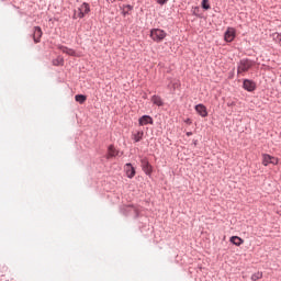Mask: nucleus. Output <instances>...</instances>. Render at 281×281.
Wrapping results in <instances>:
<instances>
[{
  "mask_svg": "<svg viewBox=\"0 0 281 281\" xmlns=\"http://www.w3.org/2000/svg\"><path fill=\"white\" fill-rule=\"evenodd\" d=\"M43 36V30H41V26H35L33 29V40L34 43H41V37Z\"/></svg>",
  "mask_w": 281,
  "mask_h": 281,
  "instance_id": "nucleus-7",
  "label": "nucleus"
},
{
  "mask_svg": "<svg viewBox=\"0 0 281 281\" xmlns=\"http://www.w3.org/2000/svg\"><path fill=\"white\" fill-rule=\"evenodd\" d=\"M195 111L201 117H207V108L204 104L195 105Z\"/></svg>",
  "mask_w": 281,
  "mask_h": 281,
  "instance_id": "nucleus-9",
  "label": "nucleus"
},
{
  "mask_svg": "<svg viewBox=\"0 0 281 281\" xmlns=\"http://www.w3.org/2000/svg\"><path fill=\"white\" fill-rule=\"evenodd\" d=\"M140 166H142L145 175H148V176L153 175V166H150L148 158H142Z\"/></svg>",
  "mask_w": 281,
  "mask_h": 281,
  "instance_id": "nucleus-5",
  "label": "nucleus"
},
{
  "mask_svg": "<svg viewBox=\"0 0 281 281\" xmlns=\"http://www.w3.org/2000/svg\"><path fill=\"white\" fill-rule=\"evenodd\" d=\"M244 89L246 91H255L256 90V83L249 79L244 80Z\"/></svg>",
  "mask_w": 281,
  "mask_h": 281,
  "instance_id": "nucleus-11",
  "label": "nucleus"
},
{
  "mask_svg": "<svg viewBox=\"0 0 281 281\" xmlns=\"http://www.w3.org/2000/svg\"><path fill=\"white\" fill-rule=\"evenodd\" d=\"M138 124H139V126H146L148 124H153V117L150 115H143L138 120Z\"/></svg>",
  "mask_w": 281,
  "mask_h": 281,
  "instance_id": "nucleus-10",
  "label": "nucleus"
},
{
  "mask_svg": "<svg viewBox=\"0 0 281 281\" xmlns=\"http://www.w3.org/2000/svg\"><path fill=\"white\" fill-rule=\"evenodd\" d=\"M76 102H79V104H85L87 102V95L85 94H77L75 97Z\"/></svg>",
  "mask_w": 281,
  "mask_h": 281,
  "instance_id": "nucleus-18",
  "label": "nucleus"
},
{
  "mask_svg": "<svg viewBox=\"0 0 281 281\" xmlns=\"http://www.w3.org/2000/svg\"><path fill=\"white\" fill-rule=\"evenodd\" d=\"M120 155V150L115 149V146L110 145L108 148L106 159H113V157H117Z\"/></svg>",
  "mask_w": 281,
  "mask_h": 281,
  "instance_id": "nucleus-8",
  "label": "nucleus"
},
{
  "mask_svg": "<svg viewBox=\"0 0 281 281\" xmlns=\"http://www.w3.org/2000/svg\"><path fill=\"white\" fill-rule=\"evenodd\" d=\"M278 158L269 154H262V166H269V164H272V166H278Z\"/></svg>",
  "mask_w": 281,
  "mask_h": 281,
  "instance_id": "nucleus-4",
  "label": "nucleus"
},
{
  "mask_svg": "<svg viewBox=\"0 0 281 281\" xmlns=\"http://www.w3.org/2000/svg\"><path fill=\"white\" fill-rule=\"evenodd\" d=\"M157 3H159V5H165V3H168V0H157Z\"/></svg>",
  "mask_w": 281,
  "mask_h": 281,
  "instance_id": "nucleus-22",
  "label": "nucleus"
},
{
  "mask_svg": "<svg viewBox=\"0 0 281 281\" xmlns=\"http://www.w3.org/2000/svg\"><path fill=\"white\" fill-rule=\"evenodd\" d=\"M202 8H203V10H210V8H212L210 5V0H203L202 1Z\"/></svg>",
  "mask_w": 281,
  "mask_h": 281,
  "instance_id": "nucleus-21",
  "label": "nucleus"
},
{
  "mask_svg": "<svg viewBox=\"0 0 281 281\" xmlns=\"http://www.w3.org/2000/svg\"><path fill=\"white\" fill-rule=\"evenodd\" d=\"M125 172L128 177V179H133L135 177V168L131 164L125 165Z\"/></svg>",
  "mask_w": 281,
  "mask_h": 281,
  "instance_id": "nucleus-12",
  "label": "nucleus"
},
{
  "mask_svg": "<svg viewBox=\"0 0 281 281\" xmlns=\"http://www.w3.org/2000/svg\"><path fill=\"white\" fill-rule=\"evenodd\" d=\"M60 52H63V54H67L68 56H77L76 55V50H74V48H69L67 46H59Z\"/></svg>",
  "mask_w": 281,
  "mask_h": 281,
  "instance_id": "nucleus-13",
  "label": "nucleus"
},
{
  "mask_svg": "<svg viewBox=\"0 0 281 281\" xmlns=\"http://www.w3.org/2000/svg\"><path fill=\"white\" fill-rule=\"evenodd\" d=\"M231 243H233V245H236V247H240V245H243L245 240L238 236H233L231 237Z\"/></svg>",
  "mask_w": 281,
  "mask_h": 281,
  "instance_id": "nucleus-15",
  "label": "nucleus"
},
{
  "mask_svg": "<svg viewBox=\"0 0 281 281\" xmlns=\"http://www.w3.org/2000/svg\"><path fill=\"white\" fill-rule=\"evenodd\" d=\"M125 9L128 10V11H131V10H133V5L127 4V5H125Z\"/></svg>",
  "mask_w": 281,
  "mask_h": 281,
  "instance_id": "nucleus-25",
  "label": "nucleus"
},
{
  "mask_svg": "<svg viewBox=\"0 0 281 281\" xmlns=\"http://www.w3.org/2000/svg\"><path fill=\"white\" fill-rule=\"evenodd\" d=\"M91 12V8L89 7V3L83 2L77 11H75V19H85L86 14H89Z\"/></svg>",
  "mask_w": 281,
  "mask_h": 281,
  "instance_id": "nucleus-3",
  "label": "nucleus"
},
{
  "mask_svg": "<svg viewBox=\"0 0 281 281\" xmlns=\"http://www.w3.org/2000/svg\"><path fill=\"white\" fill-rule=\"evenodd\" d=\"M251 67H254V61L249 60V59H241L239 61L238 68H237V74H247V71H249V69H251Z\"/></svg>",
  "mask_w": 281,
  "mask_h": 281,
  "instance_id": "nucleus-2",
  "label": "nucleus"
},
{
  "mask_svg": "<svg viewBox=\"0 0 281 281\" xmlns=\"http://www.w3.org/2000/svg\"><path fill=\"white\" fill-rule=\"evenodd\" d=\"M53 65L55 67H63V65H65V59L58 56L56 59L53 60Z\"/></svg>",
  "mask_w": 281,
  "mask_h": 281,
  "instance_id": "nucleus-16",
  "label": "nucleus"
},
{
  "mask_svg": "<svg viewBox=\"0 0 281 281\" xmlns=\"http://www.w3.org/2000/svg\"><path fill=\"white\" fill-rule=\"evenodd\" d=\"M272 38L273 41H276V43H279V45H281V33L272 34Z\"/></svg>",
  "mask_w": 281,
  "mask_h": 281,
  "instance_id": "nucleus-20",
  "label": "nucleus"
},
{
  "mask_svg": "<svg viewBox=\"0 0 281 281\" xmlns=\"http://www.w3.org/2000/svg\"><path fill=\"white\" fill-rule=\"evenodd\" d=\"M127 212H135L134 206H127Z\"/></svg>",
  "mask_w": 281,
  "mask_h": 281,
  "instance_id": "nucleus-24",
  "label": "nucleus"
},
{
  "mask_svg": "<svg viewBox=\"0 0 281 281\" xmlns=\"http://www.w3.org/2000/svg\"><path fill=\"white\" fill-rule=\"evenodd\" d=\"M132 138L134 139V142H142V139H144V131H138L136 133H134L132 135Z\"/></svg>",
  "mask_w": 281,
  "mask_h": 281,
  "instance_id": "nucleus-14",
  "label": "nucleus"
},
{
  "mask_svg": "<svg viewBox=\"0 0 281 281\" xmlns=\"http://www.w3.org/2000/svg\"><path fill=\"white\" fill-rule=\"evenodd\" d=\"M250 280H252V281L262 280V272H260V271L255 272V273L250 277Z\"/></svg>",
  "mask_w": 281,
  "mask_h": 281,
  "instance_id": "nucleus-19",
  "label": "nucleus"
},
{
  "mask_svg": "<svg viewBox=\"0 0 281 281\" xmlns=\"http://www.w3.org/2000/svg\"><path fill=\"white\" fill-rule=\"evenodd\" d=\"M172 88H173V89H179V81H176V82L172 85Z\"/></svg>",
  "mask_w": 281,
  "mask_h": 281,
  "instance_id": "nucleus-23",
  "label": "nucleus"
},
{
  "mask_svg": "<svg viewBox=\"0 0 281 281\" xmlns=\"http://www.w3.org/2000/svg\"><path fill=\"white\" fill-rule=\"evenodd\" d=\"M151 102L156 104V106H164V101L161 100L160 97L154 95L151 98Z\"/></svg>",
  "mask_w": 281,
  "mask_h": 281,
  "instance_id": "nucleus-17",
  "label": "nucleus"
},
{
  "mask_svg": "<svg viewBox=\"0 0 281 281\" xmlns=\"http://www.w3.org/2000/svg\"><path fill=\"white\" fill-rule=\"evenodd\" d=\"M234 38H236V29L228 27L224 34V40L226 41V43H232Z\"/></svg>",
  "mask_w": 281,
  "mask_h": 281,
  "instance_id": "nucleus-6",
  "label": "nucleus"
},
{
  "mask_svg": "<svg viewBox=\"0 0 281 281\" xmlns=\"http://www.w3.org/2000/svg\"><path fill=\"white\" fill-rule=\"evenodd\" d=\"M166 36H168V34L166 33V31H164L161 29H153L150 31V38L155 43H161V41H164V38H166Z\"/></svg>",
  "mask_w": 281,
  "mask_h": 281,
  "instance_id": "nucleus-1",
  "label": "nucleus"
},
{
  "mask_svg": "<svg viewBox=\"0 0 281 281\" xmlns=\"http://www.w3.org/2000/svg\"><path fill=\"white\" fill-rule=\"evenodd\" d=\"M192 135V132H187V136L190 137Z\"/></svg>",
  "mask_w": 281,
  "mask_h": 281,
  "instance_id": "nucleus-26",
  "label": "nucleus"
}]
</instances>
